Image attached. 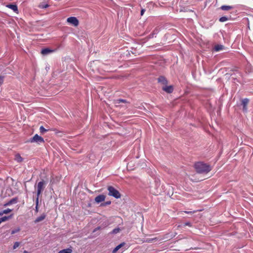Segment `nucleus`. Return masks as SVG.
Wrapping results in <instances>:
<instances>
[{"mask_svg": "<svg viewBox=\"0 0 253 253\" xmlns=\"http://www.w3.org/2000/svg\"><path fill=\"white\" fill-rule=\"evenodd\" d=\"M195 168L197 172L200 173H207L211 170L210 165L203 162H198L195 164Z\"/></svg>", "mask_w": 253, "mask_h": 253, "instance_id": "nucleus-1", "label": "nucleus"}, {"mask_svg": "<svg viewBox=\"0 0 253 253\" xmlns=\"http://www.w3.org/2000/svg\"><path fill=\"white\" fill-rule=\"evenodd\" d=\"M46 185V182L44 181L43 180H42L41 181H40L37 186V198H36V202L37 204L39 202V198L41 194V193L43 192L44 190L45 186Z\"/></svg>", "mask_w": 253, "mask_h": 253, "instance_id": "nucleus-2", "label": "nucleus"}, {"mask_svg": "<svg viewBox=\"0 0 253 253\" xmlns=\"http://www.w3.org/2000/svg\"><path fill=\"white\" fill-rule=\"evenodd\" d=\"M107 189L109 191L108 195L113 196L116 199L120 198L121 197V194L117 189L111 186L108 187Z\"/></svg>", "mask_w": 253, "mask_h": 253, "instance_id": "nucleus-3", "label": "nucleus"}, {"mask_svg": "<svg viewBox=\"0 0 253 253\" xmlns=\"http://www.w3.org/2000/svg\"><path fill=\"white\" fill-rule=\"evenodd\" d=\"M28 141L31 143L35 142L38 144H40L44 142L43 138L37 134H35L32 138H31Z\"/></svg>", "mask_w": 253, "mask_h": 253, "instance_id": "nucleus-4", "label": "nucleus"}, {"mask_svg": "<svg viewBox=\"0 0 253 253\" xmlns=\"http://www.w3.org/2000/svg\"><path fill=\"white\" fill-rule=\"evenodd\" d=\"M67 21L74 26H77L79 25V21L75 17H70L68 18Z\"/></svg>", "mask_w": 253, "mask_h": 253, "instance_id": "nucleus-5", "label": "nucleus"}, {"mask_svg": "<svg viewBox=\"0 0 253 253\" xmlns=\"http://www.w3.org/2000/svg\"><path fill=\"white\" fill-rule=\"evenodd\" d=\"M105 196L104 195H99L95 197V201L97 203H99L104 201L105 199Z\"/></svg>", "mask_w": 253, "mask_h": 253, "instance_id": "nucleus-6", "label": "nucleus"}, {"mask_svg": "<svg viewBox=\"0 0 253 253\" xmlns=\"http://www.w3.org/2000/svg\"><path fill=\"white\" fill-rule=\"evenodd\" d=\"M163 89L167 92V93H171L173 91V87L171 85L169 86H165L163 87Z\"/></svg>", "mask_w": 253, "mask_h": 253, "instance_id": "nucleus-7", "label": "nucleus"}, {"mask_svg": "<svg viewBox=\"0 0 253 253\" xmlns=\"http://www.w3.org/2000/svg\"><path fill=\"white\" fill-rule=\"evenodd\" d=\"M158 82L163 84H166L168 83L167 80L163 76H161L158 78Z\"/></svg>", "mask_w": 253, "mask_h": 253, "instance_id": "nucleus-8", "label": "nucleus"}, {"mask_svg": "<svg viewBox=\"0 0 253 253\" xmlns=\"http://www.w3.org/2000/svg\"><path fill=\"white\" fill-rule=\"evenodd\" d=\"M45 217H46V215L43 213V214H42L41 216L37 217L36 219L35 222L37 223V222L42 221L45 219Z\"/></svg>", "mask_w": 253, "mask_h": 253, "instance_id": "nucleus-9", "label": "nucleus"}, {"mask_svg": "<svg viewBox=\"0 0 253 253\" xmlns=\"http://www.w3.org/2000/svg\"><path fill=\"white\" fill-rule=\"evenodd\" d=\"M53 52L52 50H51L49 48H44L42 49L41 51V53L43 55H47L50 53H51Z\"/></svg>", "mask_w": 253, "mask_h": 253, "instance_id": "nucleus-10", "label": "nucleus"}, {"mask_svg": "<svg viewBox=\"0 0 253 253\" xmlns=\"http://www.w3.org/2000/svg\"><path fill=\"white\" fill-rule=\"evenodd\" d=\"M224 47L223 45L221 44H217L214 46V49L216 51H219L224 49Z\"/></svg>", "mask_w": 253, "mask_h": 253, "instance_id": "nucleus-11", "label": "nucleus"}, {"mask_svg": "<svg viewBox=\"0 0 253 253\" xmlns=\"http://www.w3.org/2000/svg\"><path fill=\"white\" fill-rule=\"evenodd\" d=\"M125 245L124 243H122L117 246L113 251V253H116L120 249H121Z\"/></svg>", "mask_w": 253, "mask_h": 253, "instance_id": "nucleus-12", "label": "nucleus"}, {"mask_svg": "<svg viewBox=\"0 0 253 253\" xmlns=\"http://www.w3.org/2000/svg\"><path fill=\"white\" fill-rule=\"evenodd\" d=\"M8 7L14 11L16 12L18 10L17 6L14 4H8L7 5Z\"/></svg>", "mask_w": 253, "mask_h": 253, "instance_id": "nucleus-13", "label": "nucleus"}, {"mask_svg": "<svg viewBox=\"0 0 253 253\" xmlns=\"http://www.w3.org/2000/svg\"><path fill=\"white\" fill-rule=\"evenodd\" d=\"M72 252V250L70 248H68L66 249L62 250L59 251L58 253H71Z\"/></svg>", "mask_w": 253, "mask_h": 253, "instance_id": "nucleus-14", "label": "nucleus"}, {"mask_svg": "<svg viewBox=\"0 0 253 253\" xmlns=\"http://www.w3.org/2000/svg\"><path fill=\"white\" fill-rule=\"evenodd\" d=\"M17 203V199L16 198H13L12 199L10 200L8 203L4 204V206H8L10 205H11L12 204H15Z\"/></svg>", "mask_w": 253, "mask_h": 253, "instance_id": "nucleus-15", "label": "nucleus"}, {"mask_svg": "<svg viewBox=\"0 0 253 253\" xmlns=\"http://www.w3.org/2000/svg\"><path fill=\"white\" fill-rule=\"evenodd\" d=\"M15 160L17 162L20 163L23 161V158L21 157V156L19 154H17L15 155Z\"/></svg>", "mask_w": 253, "mask_h": 253, "instance_id": "nucleus-16", "label": "nucleus"}, {"mask_svg": "<svg viewBox=\"0 0 253 253\" xmlns=\"http://www.w3.org/2000/svg\"><path fill=\"white\" fill-rule=\"evenodd\" d=\"M232 6L228 5H222L221 7V9L223 10H229L232 9Z\"/></svg>", "mask_w": 253, "mask_h": 253, "instance_id": "nucleus-17", "label": "nucleus"}, {"mask_svg": "<svg viewBox=\"0 0 253 253\" xmlns=\"http://www.w3.org/2000/svg\"><path fill=\"white\" fill-rule=\"evenodd\" d=\"M49 6V5L47 4H45L44 3V2H42L40 4H39V7L40 8H46L47 7H48Z\"/></svg>", "mask_w": 253, "mask_h": 253, "instance_id": "nucleus-18", "label": "nucleus"}, {"mask_svg": "<svg viewBox=\"0 0 253 253\" xmlns=\"http://www.w3.org/2000/svg\"><path fill=\"white\" fill-rule=\"evenodd\" d=\"M249 99L247 98H245L242 100V104L243 106H247L248 103H249Z\"/></svg>", "mask_w": 253, "mask_h": 253, "instance_id": "nucleus-19", "label": "nucleus"}, {"mask_svg": "<svg viewBox=\"0 0 253 253\" xmlns=\"http://www.w3.org/2000/svg\"><path fill=\"white\" fill-rule=\"evenodd\" d=\"M48 130L49 129L44 128L43 126H41L40 127V130L42 133H44L47 132Z\"/></svg>", "mask_w": 253, "mask_h": 253, "instance_id": "nucleus-20", "label": "nucleus"}, {"mask_svg": "<svg viewBox=\"0 0 253 253\" xmlns=\"http://www.w3.org/2000/svg\"><path fill=\"white\" fill-rule=\"evenodd\" d=\"M9 216H3L2 217L0 218V224L2 222L6 221L9 219Z\"/></svg>", "mask_w": 253, "mask_h": 253, "instance_id": "nucleus-21", "label": "nucleus"}, {"mask_svg": "<svg viewBox=\"0 0 253 253\" xmlns=\"http://www.w3.org/2000/svg\"><path fill=\"white\" fill-rule=\"evenodd\" d=\"M228 20V18L226 16H223L220 18L219 21L221 22H224Z\"/></svg>", "mask_w": 253, "mask_h": 253, "instance_id": "nucleus-22", "label": "nucleus"}, {"mask_svg": "<svg viewBox=\"0 0 253 253\" xmlns=\"http://www.w3.org/2000/svg\"><path fill=\"white\" fill-rule=\"evenodd\" d=\"M116 103H126L127 101L126 100L122 99H119L116 101Z\"/></svg>", "mask_w": 253, "mask_h": 253, "instance_id": "nucleus-23", "label": "nucleus"}, {"mask_svg": "<svg viewBox=\"0 0 253 253\" xmlns=\"http://www.w3.org/2000/svg\"><path fill=\"white\" fill-rule=\"evenodd\" d=\"M156 240H157V238H151V239H147L146 240V242H148V243H151V242H153L154 241H156Z\"/></svg>", "mask_w": 253, "mask_h": 253, "instance_id": "nucleus-24", "label": "nucleus"}, {"mask_svg": "<svg viewBox=\"0 0 253 253\" xmlns=\"http://www.w3.org/2000/svg\"><path fill=\"white\" fill-rule=\"evenodd\" d=\"M20 245V243L18 242H16L14 243L13 248V249H16L17 248H18Z\"/></svg>", "mask_w": 253, "mask_h": 253, "instance_id": "nucleus-25", "label": "nucleus"}, {"mask_svg": "<svg viewBox=\"0 0 253 253\" xmlns=\"http://www.w3.org/2000/svg\"><path fill=\"white\" fill-rule=\"evenodd\" d=\"M10 211H11V210H10L9 209H7L3 210L2 211V213H3V214H7V213H8L9 212H10Z\"/></svg>", "mask_w": 253, "mask_h": 253, "instance_id": "nucleus-26", "label": "nucleus"}, {"mask_svg": "<svg viewBox=\"0 0 253 253\" xmlns=\"http://www.w3.org/2000/svg\"><path fill=\"white\" fill-rule=\"evenodd\" d=\"M20 231V228H18L17 229H15L14 230H12L11 231V234H14L15 233L19 232Z\"/></svg>", "mask_w": 253, "mask_h": 253, "instance_id": "nucleus-27", "label": "nucleus"}, {"mask_svg": "<svg viewBox=\"0 0 253 253\" xmlns=\"http://www.w3.org/2000/svg\"><path fill=\"white\" fill-rule=\"evenodd\" d=\"M120 231L119 228H115L112 231V233L114 234H117Z\"/></svg>", "mask_w": 253, "mask_h": 253, "instance_id": "nucleus-28", "label": "nucleus"}, {"mask_svg": "<svg viewBox=\"0 0 253 253\" xmlns=\"http://www.w3.org/2000/svg\"><path fill=\"white\" fill-rule=\"evenodd\" d=\"M184 212L186 213H188V214H192V213H194L195 211H184Z\"/></svg>", "mask_w": 253, "mask_h": 253, "instance_id": "nucleus-29", "label": "nucleus"}, {"mask_svg": "<svg viewBox=\"0 0 253 253\" xmlns=\"http://www.w3.org/2000/svg\"><path fill=\"white\" fill-rule=\"evenodd\" d=\"M184 226H191V224L190 222H187L184 223Z\"/></svg>", "mask_w": 253, "mask_h": 253, "instance_id": "nucleus-30", "label": "nucleus"}, {"mask_svg": "<svg viewBox=\"0 0 253 253\" xmlns=\"http://www.w3.org/2000/svg\"><path fill=\"white\" fill-rule=\"evenodd\" d=\"M38 204H39V203L37 204V202L36 201V210L37 211H38Z\"/></svg>", "mask_w": 253, "mask_h": 253, "instance_id": "nucleus-31", "label": "nucleus"}, {"mask_svg": "<svg viewBox=\"0 0 253 253\" xmlns=\"http://www.w3.org/2000/svg\"><path fill=\"white\" fill-rule=\"evenodd\" d=\"M144 12H145V9H141V15H143L144 13Z\"/></svg>", "mask_w": 253, "mask_h": 253, "instance_id": "nucleus-32", "label": "nucleus"}, {"mask_svg": "<svg viewBox=\"0 0 253 253\" xmlns=\"http://www.w3.org/2000/svg\"><path fill=\"white\" fill-rule=\"evenodd\" d=\"M247 110V106H243V110L246 111Z\"/></svg>", "mask_w": 253, "mask_h": 253, "instance_id": "nucleus-33", "label": "nucleus"}, {"mask_svg": "<svg viewBox=\"0 0 253 253\" xmlns=\"http://www.w3.org/2000/svg\"><path fill=\"white\" fill-rule=\"evenodd\" d=\"M111 204V202L110 201H107L105 203V205H109Z\"/></svg>", "mask_w": 253, "mask_h": 253, "instance_id": "nucleus-34", "label": "nucleus"}, {"mask_svg": "<svg viewBox=\"0 0 253 253\" xmlns=\"http://www.w3.org/2000/svg\"><path fill=\"white\" fill-rule=\"evenodd\" d=\"M3 214V213H2V211L0 212V216L2 215Z\"/></svg>", "mask_w": 253, "mask_h": 253, "instance_id": "nucleus-35", "label": "nucleus"}, {"mask_svg": "<svg viewBox=\"0 0 253 253\" xmlns=\"http://www.w3.org/2000/svg\"><path fill=\"white\" fill-rule=\"evenodd\" d=\"M23 253H28V252L27 251H24Z\"/></svg>", "mask_w": 253, "mask_h": 253, "instance_id": "nucleus-36", "label": "nucleus"}]
</instances>
